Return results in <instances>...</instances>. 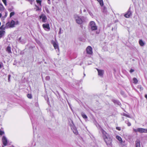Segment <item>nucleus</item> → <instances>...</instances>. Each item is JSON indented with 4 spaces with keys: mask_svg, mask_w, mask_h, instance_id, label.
<instances>
[{
    "mask_svg": "<svg viewBox=\"0 0 147 147\" xmlns=\"http://www.w3.org/2000/svg\"><path fill=\"white\" fill-rule=\"evenodd\" d=\"M42 26L44 29L46 31H49L50 29L49 25V24H43Z\"/></svg>",
    "mask_w": 147,
    "mask_h": 147,
    "instance_id": "0eeeda50",
    "label": "nucleus"
},
{
    "mask_svg": "<svg viewBox=\"0 0 147 147\" xmlns=\"http://www.w3.org/2000/svg\"><path fill=\"white\" fill-rule=\"evenodd\" d=\"M4 4L5 5H7L6 1V0H2Z\"/></svg>",
    "mask_w": 147,
    "mask_h": 147,
    "instance_id": "72a5a7b5",
    "label": "nucleus"
},
{
    "mask_svg": "<svg viewBox=\"0 0 147 147\" xmlns=\"http://www.w3.org/2000/svg\"><path fill=\"white\" fill-rule=\"evenodd\" d=\"M99 3L101 6H102L103 5V3L102 0H96Z\"/></svg>",
    "mask_w": 147,
    "mask_h": 147,
    "instance_id": "412c9836",
    "label": "nucleus"
},
{
    "mask_svg": "<svg viewBox=\"0 0 147 147\" xmlns=\"http://www.w3.org/2000/svg\"><path fill=\"white\" fill-rule=\"evenodd\" d=\"M21 37H20V38H19V41L20 42H21L22 43H24L25 42H24V40L21 41Z\"/></svg>",
    "mask_w": 147,
    "mask_h": 147,
    "instance_id": "2f4dec72",
    "label": "nucleus"
},
{
    "mask_svg": "<svg viewBox=\"0 0 147 147\" xmlns=\"http://www.w3.org/2000/svg\"><path fill=\"white\" fill-rule=\"evenodd\" d=\"M2 65L1 64H0V68H1Z\"/></svg>",
    "mask_w": 147,
    "mask_h": 147,
    "instance_id": "09e8293b",
    "label": "nucleus"
},
{
    "mask_svg": "<svg viewBox=\"0 0 147 147\" xmlns=\"http://www.w3.org/2000/svg\"><path fill=\"white\" fill-rule=\"evenodd\" d=\"M39 18L40 20L43 23L46 22L47 19L46 16L44 14H41L39 16Z\"/></svg>",
    "mask_w": 147,
    "mask_h": 147,
    "instance_id": "39448f33",
    "label": "nucleus"
},
{
    "mask_svg": "<svg viewBox=\"0 0 147 147\" xmlns=\"http://www.w3.org/2000/svg\"><path fill=\"white\" fill-rule=\"evenodd\" d=\"M5 13V15L4 16V18H5L7 17V11L5 10V11H4Z\"/></svg>",
    "mask_w": 147,
    "mask_h": 147,
    "instance_id": "c756f323",
    "label": "nucleus"
},
{
    "mask_svg": "<svg viewBox=\"0 0 147 147\" xmlns=\"http://www.w3.org/2000/svg\"><path fill=\"white\" fill-rule=\"evenodd\" d=\"M46 80H49L50 79V77L49 76H47L46 77Z\"/></svg>",
    "mask_w": 147,
    "mask_h": 147,
    "instance_id": "f704fd0d",
    "label": "nucleus"
},
{
    "mask_svg": "<svg viewBox=\"0 0 147 147\" xmlns=\"http://www.w3.org/2000/svg\"><path fill=\"white\" fill-rule=\"evenodd\" d=\"M139 43L140 45L142 46H143L145 44L144 42L142 40H140L139 41Z\"/></svg>",
    "mask_w": 147,
    "mask_h": 147,
    "instance_id": "6ab92c4d",
    "label": "nucleus"
},
{
    "mask_svg": "<svg viewBox=\"0 0 147 147\" xmlns=\"http://www.w3.org/2000/svg\"><path fill=\"white\" fill-rule=\"evenodd\" d=\"M86 53L89 55H92L93 52L92 48L90 46H88L86 49Z\"/></svg>",
    "mask_w": 147,
    "mask_h": 147,
    "instance_id": "423d86ee",
    "label": "nucleus"
},
{
    "mask_svg": "<svg viewBox=\"0 0 147 147\" xmlns=\"http://www.w3.org/2000/svg\"><path fill=\"white\" fill-rule=\"evenodd\" d=\"M10 23V27H14V25L16 24H17L18 23V22L17 21L16 22H15L13 20H12L11 21Z\"/></svg>",
    "mask_w": 147,
    "mask_h": 147,
    "instance_id": "f8f14e48",
    "label": "nucleus"
},
{
    "mask_svg": "<svg viewBox=\"0 0 147 147\" xmlns=\"http://www.w3.org/2000/svg\"><path fill=\"white\" fill-rule=\"evenodd\" d=\"M5 9L2 4L0 3V11L2 12L5 11Z\"/></svg>",
    "mask_w": 147,
    "mask_h": 147,
    "instance_id": "4468645a",
    "label": "nucleus"
},
{
    "mask_svg": "<svg viewBox=\"0 0 147 147\" xmlns=\"http://www.w3.org/2000/svg\"><path fill=\"white\" fill-rule=\"evenodd\" d=\"M15 14V13H14V12H11L10 13V17L11 18V17L12 16H13Z\"/></svg>",
    "mask_w": 147,
    "mask_h": 147,
    "instance_id": "c85d7f7f",
    "label": "nucleus"
},
{
    "mask_svg": "<svg viewBox=\"0 0 147 147\" xmlns=\"http://www.w3.org/2000/svg\"><path fill=\"white\" fill-rule=\"evenodd\" d=\"M5 27H5L4 25H3L0 27V29L2 30H4Z\"/></svg>",
    "mask_w": 147,
    "mask_h": 147,
    "instance_id": "5701e85b",
    "label": "nucleus"
},
{
    "mask_svg": "<svg viewBox=\"0 0 147 147\" xmlns=\"http://www.w3.org/2000/svg\"><path fill=\"white\" fill-rule=\"evenodd\" d=\"M6 51L9 54L11 53L12 52L11 51V48L10 46H8L6 49Z\"/></svg>",
    "mask_w": 147,
    "mask_h": 147,
    "instance_id": "ddd939ff",
    "label": "nucleus"
},
{
    "mask_svg": "<svg viewBox=\"0 0 147 147\" xmlns=\"http://www.w3.org/2000/svg\"><path fill=\"white\" fill-rule=\"evenodd\" d=\"M11 77V75H9L8 76V82H9L10 81V78Z\"/></svg>",
    "mask_w": 147,
    "mask_h": 147,
    "instance_id": "58836bf2",
    "label": "nucleus"
},
{
    "mask_svg": "<svg viewBox=\"0 0 147 147\" xmlns=\"http://www.w3.org/2000/svg\"><path fill=\"white\" fill-rule=\"evenodd\" d=\"M51 43L53 44L55 49H57V50L59 51V49L58 44L54 41H52Z\"/></svg>",
    "mask_w": 147,
    "mask_h": 147,
    "instance_id": "1a4fd4ad",
    "label": "nucleus"
},
{
    "mask_svg": "<svg viewBox=\"0 0 147 147\" xmlns=\"http://www.w3.org/2000/svg\"><path fill=\"white\" fill-rule=\"evenodd\" d=\"M83 11H84V12H86V9H84V10H83Z\"/></svg>",
    "mask_w": 147,
    "mask_h": 147,
    "instance_id": "8fccbe9b",
    "label": "nucleus"
},
{
    "mask_svg": "<svg viewBox=\"0 0 147 147\" xmlns=\"http://www.w3.org/2000/svg\"><path fill=\"white\" fill-rule=\"evenodd\" d=\"M72 129L73 130V132L76 135H77L78 132L76 127L74 126H73Z\"/></svg>",
    "mask_w": 147,
    "mask_h": 147,
    "instance_id": "dca6fc26",
    "label": "nucleus"
},
{
    "mask_svg": "<svg viewBox=\"0 0 147 147\" xmlns=\"http://www.w3.org/2000/svg\"><path fill=\"white\" fill-rule=\"evenodd\" d=\"M27 97L29 98H32V96L30 94H28L27 95Z\"/></svg>",
    "mask_w": 147,
    "mask_h": 147,
    "instance_id": "473e14b6",
    "label": "nucleus"
},
{
    "mask_svg": "<svg viewBox=\"0 0 147 147\" xmlns=\"http://www.w3.org/2000/svg\"><path fill=\"white\" fill-rule=\"evenodd\" d=\"M3 134H4V132L3 131L0 130V135H2Z\"/></svg>",
    "mask_w": 147,
    "mask_h": 147,
    "instance_id": "4c0bfd02",
    "label": "nucleus"
},
{
    "mask_svg": "<svg viewBox=\"0 0 147 147\" xmlns=\"http://www.w3.org/2000/svg\"><path fill=\"white\" fill-rule=\"evenodd\" d=\"M46 12H47V13H49V11L48 9H46Z\"/></svg>",
    "mask_w": 147,
    "mask_h": 147,
    "instance_id": "37998d69",
    "label": "nucleus"
},
{
    "mask_svg": "<svg viewBox=\"0 0 147 147\" xmlns=\"http://www.w3.org/2000/svg\"><path fill=\"white\" fill-rule=\"evenodd\" d=\"M5 32L4 30L0 31V37H2L4 36Z\"/></svg>",
    "mask_w": 147,
    "mask_h": 147,
    "instance_id": "f3484780",
    "label": "nucleus"
},
{
    "mask_svg": "<svg viewBox=\"0 0 147 147\" xmlns=\"http://www.w3.org/2000/svg\"><path fill=\"white\" fill-rule=\"evenodd\" d=\"M113 102L119 105H120V103L117 100H114Z\"/></svg>",
    "mask_w": 147,
    "mask_h": 147,
    "instance_id": "393cba45",
    "label": "nucleus"
},
{
    "mask_svg": "<svg viewBox=\"0 0 147 147\" xmlns=\"http://www.w3.org/2000/svg\"><path fill=\"white\" fill-rule=\"evenodd\" d=\"M101 132L103 134V137L107 145L108 146H112V140L108 134L102 128L100 129Z\"/></svg>",
    "mask_w": 147,
    "mask_h": 147,
    "instance_id": "f257e3e1",
    "label": "nucleus"
},
{
    "mask_svg": "<svg viewBox=\"0 0 147 147\" xmlns=\"http://www.w3.org/2000/svg\"><path fill=\"white\" fill-rule=\"evenodd\" d=\"M35 6L36 7V11H39L40 10V9L39 8V6L36 5H35Z\"/></svg>",
    "mask_w": 147,
    "mask_h": 147,
    "instance_id": "a878e982",
    "label": "nucleus"
},
{
    "mask_svg": "<svg viewBox=\"0 0 147 147\" xmlns=\"http://www.w3.org/2000/svg\"><path fill=\"white\" fill-rule=\"evenodd\" d=\"M36 2L37 3V4L38 5H37L38 6H41V2H42V0H36Z\"/></svg>",
    "mask_w": 147,
    "mask_h": 147,
    "instance_id": "a211bd4d",
    "label": "nucleus"
},
{
    "mask_svg": "<svg viewBox=\"0 0 147 147\" xmlns=\"http://www.w3.org/2000/svg\"><path fill=\"white\" fill-rule=\"evenodd\" d=\"M76 23L79 24H82L84 22L83 17H80L77 15H75L74 16Z\"/></svg>",
    "mask_w": 147,
    "mask_h": 147,
    "instance_id": "f03ea898",
    "label": "nucleus"
},
{
    "mask_svg": "<svg viewBox=\"0 0 147 147\" xmlns=\"http://www.w3.org/2000/svg\"><path fill=\"white\" fill-rule=\"evenodd\" d=\"M89 27L92 31L96 30L98 28L97 26L96 25L95 22L92 21L90 22Z\"/></svg>",
    "mask_w": 147,
    "mask_h": 147,
    "instance_id": "7ed1b4c3",
    "label": "nucleus"
},
{
    "mask_svg": "<svg viewBox=\"0 0 147 147\" xmlns=\"http://www.w3.org/2000/svg\"><path fill=\"white\" fill-rule=\"evenodd\" d=\"M97 70L98 72V75L101 77H102L104 73V70L101 69H97Z\"/></svg>",
    "mask_w": 147,
    "mask_h": 147,
    "instance_id": "9d476101",
    "label": "nucleus"
},
{
    "mask_svg": "<svg viewBox=\"0 0 147 147\" xmlns=\"http://www.w3.org/2000/svg\"><path fill=\"white\" fill-rule=\"evenodd\" d=\"M134 71V70L132 69H131L130 71V73H132V72H133Z\"/></svg>",
    "mask_w": 147,
    "mask_h": 147,
    "instance_id": "a19ab883",
    "label": "nucleus"
},
{
    "mask_svg": "<svg viewBox=\"0 0 147 147\" xmlns=\"http://www.w3.org/2000/svg\"><path fill=\"white\" fill-rule=\"evenodd\" d=\"M133 131L135 132H138L140 133H147V129L141 128H139L137 129H133Z\"/></svg>",
    "mask_w": 147,
    "mask_h": 147,
    "instance_id": "20e7f679",
    "label": "nucleus"
},
{
    "mask_svg": "<svg viewBox=\"0 0 147 147\" xmlns=\"http://www.w3.org/2000/svg\"><path fill=\"white\" fill-rule=\"evenodd\" d=\"M131 15L132 13L131 11L130 7L127 13L124 15V16L126 18H129Z\"/></svg>",
    "mask_w": 147,
    "mask_h": 147,
    "instance_id": "6e6552de",
    "label": "nucleus"
},
{
    "mask_svg": "<svg viewBox=\"0 0 147 147\" xmlns=\"http://www.w3.org/2000/svg\"><path fill=\"white\" fill-rule=\"evenodd\" d=\"M89 14L91 16H93V14H92V13H91L90 12H89Z\"/></svg>",
    "mask_w": 147,
    "mask_h": 147,
    "instance_id": "c03bdc74",
    "label": "nucleus"
},
{
    "mask_svg": "<svg viewBox=\"0 0 147 147\" xmlns=\"http://www.w3.org/2000/svg\"><path fill=\"white\" fill-rule=\"evenodd\" d=\"M116 129H118L119 130H120L121 129L119 127H117Z\"/></svg>",
    "mask_w": 147,
    "mask_h": 147,
    "instance_id": "a18cd8bd",
    "label": "nucleus"
},
{
    "mask_svg": "<svg viewBox=\"0 0 147 147\" xmlns=\"http://www.w3.org/2000/svg\"><path fill=\"white\" fill-rule=\"evenodd\" d=\"M47 1H47L48 3L49 4H51V2L50 0H47Z\"/></svg>",
    "mask_w": 147,
    "mask_h": 147,
    "instance_id": "ea45409f",
    "label": "nucleus"
},
{
    "mask_svg": "<svg viewBox=\"0 0 147 147\" xmlns=\"http://www.w3.org/2000/svg\"><path fill=\"white\" fill-rule=\"evenodd\" d=\"M81 115L82 117L85 119H87V116L83 113L82 112L81 113Z\"/></svg>",
    "mask_w": 147,
    "mask_h": 147,
    "instance_id": "aec40b11",
    "label": "nucleus"
},
{
    "mask_svg": "<svg viewBox=\"0 0 147 147\" xmlns=\"http://www.w3.org/2000/svg\"><path fill=\"white\" fill-rule=\"evenodd\" d=\"M133 82L135 84H137L138 82V80L137 79L135 78H133Z\"/></svg>",
    "mask_w": 147,
    "mask_h": 147,
    "instance_id": "4be33fe9",
    "label": "nucleus"
},
{
    "mask_svg": "<svg viewBox=\"0 0 147 147\" xmlns=\"http://www.w3.org/2000/svg\"><path fill=\"white\" fill-rule=\"evenodd\" d=\"M10 23L9 22H7V23L5 25V27L8 28L9 26V27H10Z\"/></svg>",
    "mask_w": 147,
    "mask_h": 147,
    "instance_id": "bb28decb",
    "label": "nucleus"
},
{
    "mask_svg": "<svg viewBox=\"0 0 147 147\" xmlns=\"http://www.w3.org/2000/svg\"><path fill=\"white\" fill-rule=\"evenodd\" d=\"M36 42L39 45H40L41 43L38 40H36V39H35Z\"/></svg>",
    "mask_w": 147,
    "mask_h": 147,
    "instance_id": "c9c22d12",
    "label": "nucleus"
},
{
    "mask_svg": "<svg viewBox=\"0 0 147 147\" xmlns=\"http://www.w3.org/2000/svg\"><path fill=\"white\" fill-rule=\"evenodd\" d=\"M123 116H126V117H130V116L129 115H128L126 113H123Z\"/></svg>",
    "mask_w": 147,
    "mask_h": 147,
    "instance_id": "7c9ffc66",
    "label": "nucleus"
},
{
    "mask_svg": "<svg viewBox=\"0 0 147 147\" xmlns=\"http://www.w3.org/2000/svg\"><path fill=\"white\" fill-rule=\"evenodd\" d=\"M2 141L3 145L4 146H6L7 143V139L5 136H3L2 138Z\"/></svg>",
    "mask_w": 147,
    "mask_h": 147,
    "instance_id": "9b49d317",
    "label": "nucleus"
},
{
    "mask_svg": "<svg viewBox=\"0 0 147 147\" xmlns=\"http://www.w3.org/2000/svg\"><path fill=\"white\" fill-rule=\"evenodd\" d=\"M145 97L147 99V94H145Z\"/></svg>",
    "mask_w": 147,
    "mask_h": 147,
    "instance_id": "49530a36",
    "label": "nucleus"
},
{
    "mask_svg": "<svg viewBox=\"0 0 147 147\" xmlns=\"http://www.w3.org/2000/svg\"><path fill=\"white\" fill-rule=\"evenodd\" d=\"M63 30H62L61 28H60L59 31V34H62L63 33Z\"/></svg>",
    "mask_w": 147,
    "mask_h": 147,
    "instance_id": "b1692460",
    "label": "nucleus"
},
{
    "mask_svg": "<svg viewBox=\"0 0 147 147\" xmlns=\"http://www.w3.org/2000/svg\"><path fill=\"white\" fill-rule=\"evenodd\" d=\"M100 32V31L99 30H98L96 31V34H98Z\"/></svg>",
    "mask_w": 147,
    "mask_h": 147,
    "instance_id": "79ce46f5",
    "label": "nucleus"
},
{
    "mask_svg": "<svg viewBox=\"0 0 147 147\" xmlns=\"http://www.w3.org/2000/svg\"><path fill=\"white\" fill-rule=\"evenodd\" d=\"M127 125L128 126H130L131 125V123L129 122H128L127 123Z\"/></svg>",
    "mask_w": 147,
    "mask_h": 147,
    "instance_id": "e433bc0d",
    "label": "nucleus"
},
{
    "mask_svg": "<svg viewBox=\"0 0 147 147\" xmlns=\"http://www.w3.org/2000/svg\"><path fill=\"white\" fill-rule=\"evenodd\" d=\"M116 137L117 139L119 141H121L122 139L119 136H117Z\"/></svg>",
    "mask_w": 147,
    "mask_h": 147,
    "instance_id": "cd10ccee",
    "label": "nucleus"
},
{
    "mask_svg": "<svg viewBox=\"0 0 147 147\" xmlns=\"http://www.w3.org/2000/svg\"><path fill=\"white\" fill-rule=\"evenodd\" d=\"M135 144L136 147H140V141L139 140H137L135 142Z\"/></svg>",
    "mask_w": 147,
    "mask_h": 147,
    "instance_id": "2eb2a0df",
    "label": "nucleus"
},
{
    "mask_svg": "<svg viewBox=\"0 0 147 147\" xmlns=\"http://www.w3.org/2000/svg\"><path fill=\"white\" fill-rule=\"evenodd\" d=\"M2 16V14L1 13H0V18Z\"/></svg>",
    "mask_w": 147,
    "mask_h": 147,
    "instance_id": "de8ad7c7",
    "label": "nucleus"
}]
</instances>
